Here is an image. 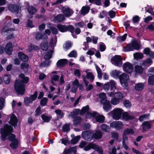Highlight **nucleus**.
Returning a JSON list of instances; mask_svg holds the SVG:
<instances>
[{
  "mask_svg": "<svg viewBox=\"0 0 154 154\" xmlns=\"http://www.w3.org/2000/svg\"><path fill=\"white\" fill-rule=\"evenodd\" d=\"M13 130V128L8 125L6 124L4 125L0 129V133L1 134L0 138L1 140H5L6 139L7 137L8 136V139L12 142L14 140H16L15 139V135L10 133Z\"/></svg>",
  "mask_w": 154,
  "mask_h": 154,
  "instance_id": "obj_1",
  "label": "nucleus"
},
{
  "mask_svg": "<svg viewBox=\"0 0 154 154\" xmlns=\"http://www.w3.org/2000/svg\"><path fill=\"white\" fill-rule=\"evenodd\" d=\"M19 80H17L14 84V88L17 93L20 94H23L25 92V86L23 83H27L29 80V78L25 77L23 74L19 75Z\"/></svg>",
  "mask_w": 154,
  "mask_h": 154,
  "instance_id": "obj_2",
  "label": "nucleus"
},
{
  "mask_svg": "<svg viewBox=\"0 0 154 154\" xmlns=\"http://www.w3.org/2000/svg\"><path fill=\"white\" fill-rule=\"evenodd\" d=\"M91 149L97 151L100 154H102L103 153V150L101 148L97 145L92 143H90L87 146H85L84 148V150L88 151Z\"/></svg>",
  "mask_w": 154,
  "mask_h": 154,
  "instance_id": "obj_3",
  "label": "nucleus"
},
{
  "mask_svg": "<svg viewBox=\"0 0 154 154\" xmlns=\"http://www.w3.org/2000/svg\"><path fill=\"white\" fill-rule=\"evenodd\" d=\"M99 97L101 99V103L105 106H109L110 103L109 100H107L106 94L104 92L100 93L98 94Z\"/></svg>",
  "mask_w": 154,
  "mask_h": 154,
  "instance_id": "obj_4",
  "label": "nucleus"
},
{
  "mask_svg": "<svg viewBox=\"0 0 154 154\" xmlns=\"http://www.w3.org/2000/svg\"><path fill=\"white\" fill-rule=\"evenodd\" d=\"M111 61L112 64L118 66H121L122 64V58L120 56L116 55L113 57Z\"/></svg>",
  "mask_w": 154,
  "mask_h": 154,
  "instance_id": "obj_5",
  "label": "nucleus"
},
{
  "mask_svg": "<svg viewBox=\"0 0 154 154\" xmlns=\"http://www.w3.org/2000/svg\"><path fill=\"white\" fill-rule=\"evenodd\" d=\"M112 117L115 120H119L120 118L122 112V110L120 109H116L111 112Z\"/></svg>",
  "mask_w": 154,
  "mask_h": 154,
  "instance_id": "obj_6",
  "label": "nucleus"
},
{
  "mask_svg": "<svg viewBox=\"0 0 154 154\" xmlns=\"http://www.w3.org/2000/svg\"><path fill=\"white\" fill-rule=\"evenodd\" d=\"M120 83L122 86H127L128 81L129 79L128 76L125 73H123L119 76Z\"/></svg>",
  "mask_w": 154,
  "mask_h": 154,
  "instance_id": "obj_7",
  "label": "nucleus"
},
{
  "mask_svg": "<svg viewBox=\"0 0 154 154\" xmlns=\"http://www.w3.org/2000/svg\"><path fill=\"white\" fill-rule=\"evenodd\" d=\"M123 70L126 72L130 73L133 70L132 64L128 62L125 63L123 66Z\"/></svg>",
  "mask_w": 154,
  "mask_h": 154,
  "instance_id": "obj_8",
  "label": "nucleus"
},
{
  "mask_svg": "<svg viewBox=\"0 0 154 154\" xmlns=\"http://www.w3.org/2000/svg\"><path fill=\"white\" fill-rule=\"evenodd\" d=\"M62 12L66 17L71 16L74 13L73 10L68 7H63L62 8Z\"/></svg>",
  "mask_w": 154,
  "mask_h": 154,
  "instance_id": "obj_9",
  "label": "nucleus"
},
{
  "mask_svg": "<svg viewBox=\"0 0 154 154\" xmlns=\"http://www.w3.org/2000/svg\"><path fill=\"white\" fill-rule=\"evenodd\" d=\"M123 125V124L121 121H113L110 123V127L118 130L122 128Z\"/></svg>",
  "mask_w": 154,
  "mask_h": 154,
  "instance_id": "obj_10",
  "label": "nucleus"
},
{
  "mask_svg": "<svg viewBox=\"0 0 154 154\" xmlns=\"http://www.w3.org/2000/svg\"><path fill=\"white\" fill-rule=\"evenodd\" d=\"M9 116L10 119L9 123L13 126L15 127L16 126L18 122V119L17 117L14 114H11Z\"/></svg>",
  "mask_w": 154,
  "mask_h": 154,
  "instance_id": "obj_11",
  "label": "nucleus"
},
{
  "mask_svg": "<svg viewBox=\"0 0 154 154\" xmlns=\"http://www.w3.org/2000/svg\"><path fill=\"white\" fill-rule=\"evenodd\" d=\"M72 88L71 91L73 93H75L79 85L78 80L76 79L72 82Z\"/></svg>",
  "mask_w": 154,
  "mask_h": 154,
  "instance_id": "obj_12",
  "label": "nucleus"
},
{
  "mask_svg": "<svg viewBox=\"0 0 154 154\" xmlns=\"http://www.w3.org/2000/svg\"><path fill=\"white\" fill-rule=\"evenodd\" d=\"M83 137L85 140L90 141L92 139V133L88 131H84L82 133Z\"/></svg>",
  "mask_w": 154,
  "mask_h": 154,
  "instance_id": "obj_13",
  "label": "nucleus"
},
{
  "mask_svg": "<svg viewBox=\"0 0 154 154\" xmlns=\"http://www.w3.org/2000/svg\"><path fill=\"white\" fill-rule=\"evenodd\" d=\"M143 52L146 56L152 58H154V51H151L149 48H145L144 49Z\"/></svg>",
  "mask_w": 154,
  "mask_h": 154,
  "instance_id": "obj_14",
  "label": "nucleus"
},
{
  "mask_svg": "<svg viewBox=\"0 0 154 154\" xmlns=\"http://www.w3.org/2000/svg\"><path fill=\"white\" fill-rule=\"evenodd\" d=\"M152 63V60L149 58H148L146 60L140 63V65L144 68H146L149 66Z\"/></svg>",
  "mask_w": 154,
  "mask_h": 154,
  "instance_id": "obj_15",
  "label": "nucleus"
},
{
  "mask_svg": "<svg viewBox=\"0 0 154 154\" xmlns=\"http://www.w3.org/2000/svg\"><path fill=\"white\" fill-rule=\"evenodd\" d=\"M126 134H124L123 135L122 137V146L123 148L126 150L128 149L130 150V149L129 148L128 145L126 144V141L128 139V137L126 136Z\"/></svg>",
  "mask_w": 154,
  "mask_h": 154,
  "instance_id": "obj_16",
  "label": "nucleus"
},
{
  "mask_svg": "<svg viewBox=\"0 0 154 154\" xmlns=\"http://www.w3.org/2000/svg\"><path fill=\"white\" fill-rule=\"evenodd\" d=\"M143 67L141 66L140 65H140H136L134 67V72H135V75L136 76L137 74H142L143 72Z\"/></svg>",
  "mask_w": 154,
  "mask_h": 154,
  "instance_id": "obj_17",
  "label": "nucleus"
},
{
  "mask_svg": "<svg viewBox=\"0 0 154 154\" xmlns=\"http://www.w3.org/2000/svg\"><path fill=\"white\" fill-rule=\"evenodd\" d=\"M13 47L12 44L11 42H9L7 43L5 46L6 52L8 54H11Z\"/></svg>",
  "mask_w": 154,
  "mask_h": 154,
  "instance_id": "obj_18",
  "label": "nucleus"
},
{
  "mask_svg": "<svg viewBox=\"0 0 154 154\" xmlns=\"http://www.w3.org/2000/svg\"><path fill=\"white\" fill-rule=\"evenodd\" d=\"M48 38L47 36L43 34L40 32H37L35 35V39L37 40H39L41 39H47Z\"/></svg>",
  "mask_w": 154,
  "mask_h": 154,
  "instance_id": "obj_19",
  "label": "nucleus"
},
{
  "mask_svg": "<svg viewBox=\"0 0 154 154\" xmlns=\"http://www.w3.org/2000/svg\"><path fill=\"white\" fill-rule=\"evenodd\" d=\"M8 8L10 11L12 12H16L18 9V8L16 5L12 4L8 5Z\"/></svg>",
  "mask_w": 154,
  "mask_h": 154,
  "instance_id": "obj_20",
  "label": "nucleus"
},
{
  "mask_svg": "<svg viewBox=\"0 0 154 154\" xmlns=\"http://www.w3.org/2000/svg\"><path fill=\"white\" fill-rule=\"evenodd\" d=\"M142 126L143 127L142 131L143 132L146 131L147 130L150 129L151 127L150 124L148 122H143Z\"/></svg>",
  "mask_w": 154,
  "mask_h": 154,
  "instance_id": "obj_21",
  "label": "nucleus"
},
{
  "mask_svg": "<svg viewBox=\"0 0 154 154\" xmlns=\"http://www.w3.org/2000/svg\"><path fill=\"white\" fill-rule=\"evenodd\" d=\"M131 43L134 49L137 50H139L140 48V45L136 40L134 39L132 40Z\"/></svg>",
  "mask_w": 154,
  "mask_h": 154,
  "instance_id": "obj_22",
  "label": "nucleus"
},
{
  "mask_svg": "<svg viewBox=\"0 0 154 154\" xmlns=\"http://www.w3.org/2000/svg\"><path fill=\"white\" fill-rule=\"evenodd\" d=\"M65 19V17L62 14H59L55 17L54 20L55 22H59L62 21Z\"/></svg>",
  "mask_w": 154,
  "mask_h": 154,
  "instance_id": "obj_23",
  "label": "nucleus"
},
{
  "mask_svg": "<svg viewBox=\"0 0 154 154\" xmlns=\"http://www.w3.org/2000/svg\"><path fill=\"white\" fill-rule=\"evenodd\" d=\"M96 120L97 122L101 123L104 122L105 120V117L103 115H99L98 113L96 116Z\"/></svg>",
  "mask_w": 154,
  "mask_h": 154,
  "instance_id": "obj_24",
  "label": "nucleus"
},
{
  "mask_svg": "<svg viewBox=\"0 0 154 154\" xmlns=\"http://www.w3.org/2000/svg\"><path fill=\"white\" fill-rule=\"evenodd\" d=\"M98 114V113L96 112L93 111L90 112L89 111L86 114L85 117L87 119H89L92 117H95Z\"/></svg>",
  "mask_w": 154,
  "mask_h": 154,
  "instance_id": "obj_25",
  "label": "nucleus"
},
{
  "mask_svg": "<svg viewBox=\"0 0 154 154\" xmlns=\"http://www.w3.org/2000/svg\"><path fill=\"white\" fill-rule=\"evenodd\" d=\"M68 61L66 59H62L59 60L57 63V66L58 67H62L66 65Z\"/></svg>",
  "mask_w": 154,
  "mask_h": 154,
  "instance_id": "obj_26",
  "label": "nucleus"
},
{
  "mask_svg": "<svg viewBox=\"0 0 154 154\" xmlns=\"http://www.w3.org/2000/svg\"><path fill=\"white\" fill-rule=\"evenodd\" d=\"M18 57L20 59L24 62H26L28 59V57L22 52L19 53Z\"/></svg>",
  "mask_w": 154,
  "mask_h": 154,
  "instance_id": "obj_27",
  "label": "nucleus"
},
{
  "mask_svg": "<svg viewBox=\"0 0 154 154\" xmlns=\"http://www.w3.org/2000/svg\"><path fill=\"white\" fill-rule=\"evenodd\" d=\"M122 118L125 120H128L129 119H132L134 118V117L129 115L127 112H125L122 114Z\"/></svg>",
  "mask_w": 154,
  "mask_h": 154,
  "instance_id": "obj_28",
  "label": "nucleus"
},
{
  "mask_svg": "<svg viewBox=\"0 0 154 154\" xmlns=\"http://www.w3.org/2000/svg\"><path fill=\"white\" fill-rule=\"evenodd\" d=\"M121 72L119 70H114L110 72L111 75L115 78L119 77Z\"/></svg>",
  "mask_w": 154,
  "mask_h": 154,
  "instance_id": "obj_29",
  "label": "nucleus"
},
{
  "mask_svg": "<svg viewBox=\"0 0 154 154\" xmlns=\"http://www.w3.org/2000/svg\"><path fill=\"white\" fill-rule=\"evenodd\" d=\"M40 47L41 49L44 51H46L48 48V43L46 41H44L42 42L41 44Z\"/></svg>",
  "mask_w": 154,
  "mask_h": 154,
  "instance_id": "obj_30",
  "label": "nucleus"
},
{
  "mask_svg": "<svg viewBox=\"0 0 154 154\" xmlns=\"http://www.w3.org/2000/svg\"><path fill=\"white\" fill-rule=\"evenodd\" d=\"M131 45V43L128 44L125 47L123 48V51H133L134 49Z\"/></svg>",
  "mask_w": 154,
  "mask_h": 154,
  "instance_id": "obj_31",
  "label": "nucleus"
},
{
  "mask_svg": "<svg viewBox=\"0 0 154 154\" xmlns=\"http://www.w3.org/2000/svg\"><path fill=\"white\" fill-rule=\"evenodd\" d=\"M14 29L13 28H9L7 26H5L2 29V34L4 33L5 32L7 33H10L9 32L14 31Z\"/></svg>",
  "mask_w": 154,
  "mask_h": 154,
  "instance_id": "obj_32",
  "label": "nucleus"
},
{
  "mask_svg": "<svg viewBox=\"0 0 154 154\" xmlns=\"http://www.w3.org/2000/svg\"><path fill=\"white\" fill-rule=\"evenodd\" d=\"M59 31L62 32L67 31V26L61 24H58L57 26Z\"/></svg>",
  "mask_w": 154,
  "mask_h": 154,
  "instance_id": "obj_33",
  "label": "nucleus"
},
{
  "mask_svg": "<svg viewBox=\"0 0 154 154\" xmlns=\"http://www.w3.org/2000/svg\"><path fill=\"white\" fill-rule=\"evenodd\" d=\"M144 85L143 83H140L136 84L135 86V89L138 91H140L143 89Z\"/></svg>",
  "mask_w": 154,
  "mask_h": 154,
  "instance_id": "obj_34",
  "label": "nucleus"
},
{
  "mask_svg": "<svg viewBox=\"0 0 154 154\" xmlns=\"http://www.w3.org/2000/svg\"><path fill=\"white\" fill-rule=\"evenodd\" d=\"M89 109L88 106H84L83 107L80 112V115H83L85 113H87Z\"/></svg>",
  "mask_w": 154,
  "mask_h": 154,
  "instance_id": "obj_35",
  "label": "nucleus"
},
{
  "mask_svg": "<svg viewBox=\"0 0 154 154\" xmlns=\"http://www.w3.org/2000/svg\"><path fill=\"white\" fill-rule=\"evenodd\" d=\"M113 95L114 97L119 100L122 99L123 97V94L119 92L115 93Z\"/></svg>",
  "mask_w": 154,
  "mask_h": 154,
  "instance_id": "obj_36",
  "label": "nucleus"
},
{
  "mask_svg": "<svg viewBox=\"0 0 154 154\" xmlns=\"http://www.w3.org/2000/svg\"><path fill=\"white\" fill-rule=\"evenodd\" d=\"M102 136V134L100 131H97L94 134V138L96 139H99L101 138Z\"/></svg>",
  "mask_w": 154,
  "mask_h": 154,
  "instance_id": "obj_37",
  "label": "nucleus"
},
{
  "mask_svg": "<svg viewBox=\"0 0 154 154\" xmlns=\"http://www.w3.org/2000/svg\"><path fill=\"white\" fill-rule=\"evenodd\" d=\"M109 85H110V89L112 90H115L116 88V83L113 80H110L109 82Z\"/></svg>",
  "mask_w": 154,
  "mask_h": 154,
  "instance_id": "obj_38",
  "label": "nucleus"
},
{
  "mask_svg": "<svg viewBox=\"0 0 154 154\" xmlns=\"http://www.w3.org/2000/svg\"><path fill=\"white\" fill-rule=\"evenodd\" d=\"M90 8L88 7H83L81 10V14L83 15H85L89 11Z\"/></svg>",
  "mask_w": 154,
  "mask_h": 154,
  "instance_id": "obj_39",
  "label": "nucleus"
},
{
  "mask_svg": "<svg viewBox=\"0 0 154 154\" xmlns=\"http://www.w3.org/2000/svg\"><path fill=\"white\" fill-rule=\"evenodd\" d=\"M28 11L29 13L31 14H35L36 12L35 8L32 6L29 7L28 8Z\"/></svg>",
  "mask_w": 154,
  "mask_h": 154,
  "instance_id": "obj_40",
  "label": "nucleus"
},
{
  "mask_svg": "<svg viewBox=\"0 0 154 154\" xmlns=\"http://www.w3.org/2000/svg\"><path fill=\"white\" fill-rule=\"evenodd\" d=\"M101 129L104 131L109 132L110 131V128L108 126L105 124H102L100 126Z\"/></svg>",
  "mask_w": 154,
  "mask_h": 154,
  "instance_id": "obj_41",
  "label": "nucleus"
},
{
  "mask_svg": "<svg viewBox=\"0 0 154 154\" xmlns=\"http://www.w3.org/2000/svg\"><path fill=\"white\" fill-rule=\"evenodd\" d=\"M134 131L132 129H125L124 131V134L128 135V134H133L134 133Z\"/></svg>",
  "mask_w": 154,
  "mask_h": 154,
  "instance_id": "obj_42",
  "label": "nucleus"
},
{
  "mask_svg": "<svg viewBox=\"0 0 154 154\" xmlns=\"http://www.w3.org/2000/svg\"><path fill=\"white\" fill-rule=\"evenodd\" d=\"M81 119L80 117L74 118V124L75 126H77L80 124Z\"/></svg>",
  "mask_w": 154,
  "mask_h": 154,
  "instance_id": "obj_43",
  "label": "nucleus"
},
{
  "mask_svg": "<svg viewBox=\"0 0 154 154\" xmlns=\"http://www.w3.org/2000/svg\"><path fill=\"white\" fill-rule=\"evenodd\" d=\"M57 42L56 38H55L54 39L51 38V39L50 44V46L51 47L53 48L55 46Z\"/></svg>",
  "mask_w": 154,
  "mask_h": 154,
  "instance_id": "obj_44",
  "label": "nucleus"
},
{
  "mask_svg": "<svg viewBox=\"0 0 154 154\" xmlns=\"http://www.w3.org/2000/svg\"><path fill=\"white\" fill-rule=\"evenodd\" d=\"M80 136H77L73 138L71 140V143L73 144H75L77 143L79 139H80Z\"/></svg>",
  "mask_w": 154,
  "mask_h": 154,
  "instance_id": "obj_45",
  "label": "nucleus"
},
{
  "mask_svg": "<svg viewBox=\"0 0 154 154\" xmlns=\"http://www.w3.org/2000/svg\"><path fill=\"white\" fill-rule=\"evenodd\" d=\"M18 142L17 140H14L10 144V146L13 149L16 148L17 147Z\"/></svg>",
  "mask_w": 154,
  "mask_h": 154,
  "instance_id": "obj_46",
  "label": "nucleus"
},
{
  "mask_svg": "<svg viewBox=\"0 0 154 154\" xmlns=\"http://www.w3.org/2000/svg\"><path fill=\"white\" fill-rule=\"evenodd\" d=\"M53 52V51L51 50L48 52H47L44 56V58L46 59H50L52 55Z\"/></svg>",
  "mask_w": 154,
  "mask_h": 154,
  "instance_id": "obj_47",
  "label": "nucleus"
},
{
  "mask_svg": "<svg viewBox=\"0 0 154 154\" xmlns=\"http://www.w3.org/2000/svg\"><path fill=\"white\" fill-rule=\"evenodd\" d=\"M3 81L5 84H8L10 82V78L8 75H5L3 77Z\"/></svg>",
  "mask_w": 154,
  "mask_h": 154,
  "instance_id": "obj_48",
  "label": "nucleus"
},
{
  "mask_svg": "<svg viewBox=\"0 0 154 154\" xmlns=\"http://www.w3.org/2000/svg\"><path fill=\"white\" fill-rule=\"evenodd\" d=\"M72 44L69 42H66L63 46L64 48L66 50H67L71 48Z\"/></svg>",
  "mask_w": 154,
  "mask_h": 154,
  "instance_id": "obj_49",
  "label": "nucleus"
},
{
  "mask_svg": "<svg viewBox=\"0 0 154 154\" xmlns=\"http://www.w3.org/2000/svg\"><path fill=\"white\" fill-rule=\"evenodd\" d=\"M70 125L69 124H66L62 127V130L64 132L68 131L70 130Z\"/></svg>",
  "mask_w": 154,
  "mask_h": 154,
  "instance_id": "obj_50",
  "label": "nucleus"
},
{
  "mask_svg": "<svg viewBox=\"0 0 154 154\" xmlns=\"http://www.w3.org/2000/svg\"><path fill=\"white\" fill-rule=\"evenodd\" d=\"M77 52L75 50H73L68 54V56L69 57H76L77 56Z\"/></svg>",
  "mask_w": 154,
  "mask_h": 154,
  "instance_id": "obj_51",
  "label": "nucleus"
},
{
  "mask_svg": "<svg viewBox=\"0 0 154 154\" xmlns=\"http://www.w3.org/2000/svg\"><path fill=\"white\" fill-rule=\"evenodd\" d=\"M148 75L149 76L154 77V68L153 67H152L149 69Z\"/></svg>",
  "mask_w": 154,
  "mask_h": 154,
  "instance_id": "obj_52",
  "label": "nucleus"
},
{
  "mask_svg": "<svg viewBox=\"0 0 154 154\" xmlns=\"http://www.w3.org/2000/svg\"><path fill=\"white\" fill-rule=\"evenodd\" d=\"M149 85H153L154 84V77L149 76L148 80Z\"/></svg>",
  "mask_w": 154,
  "mask_h": 154,
  "instance_id": "obj_53",
  "label": "nucleus"
},
{
  "mask_svg": "<svg viewBox=\"0 0 154 154\" xmlns=\"http://www.w3.org/2000/svg\"><path fill=\"white\" fill-rule=\"evenodd\" d=\"M42 118L45 122H48L51 119V117L46 116L44 115H42Z\"/></svg>",
  "mask_w": 154,
  "mask_h": 154,
  "instance_id": "obj_54",
  "label": "nucleus"
},
{
  "mask_svg": "<svg viewBox=\"0 0 154 154\" xmlns=\"http://www.w3.org/2000/svg\"><path fill=\"white\" fill-rule=\"evenodd\" d=\"M86 78L88 79H90L91 81H93L94 79V77L92 73H87Z\"/></svg>",
  "mask_w": 154,
  "mask_h": 154,
  "instance_id": "obj_55",
  "label": "nucleus"
},
{
  "mask_svg": "<svg viewBox=\"0 0 154 154\" xmlns=\"http://www.w3.org/2000/svg\"><path fill=\"white\" fill-rule=\"evenodd\" d=\"M48 99L46 97H43L40 101L41 105H46L48 102Z\"/></svg>",
  "mask_w": 154,
  "mask_h": 154,
  "instance_id": "obj_56",
  "label": "nucleus"
},
{
  "mask_svg": "<svg viewBox=\"0 0 154 154\" xmlns=\"http://www.w3.org/2000/svg\"><path fill=\"white\" fill-rule=\"evenodd\" d=\"M127 35V34H125L122 36H119L117 37V39L120 42L124 41L126 39Z\"/></svg>",
  "mask_w": 154,
  "mask_h": 154,
  "instance_id": "obj_57",
  "label": "nucleus"
},
{
  "mask_svg": "<svg viewBox=\"0 0 154 154\" xmlns=\"http://www.w3.org/2000/svg\"><path fill=\"white\" fill-rule=\"evenodd\" d=\"M112 137L114 139L117 140L118 139V134L115 132H112L111 133Z\"/></svg>",
  "mask_w": 154,
  "mask_h": 154,
  "instance_id": "obj_58",
  "label": "nucleus"
},
{
  "mask_svg": "<svg viewBox=\"0 0 154 154\" xmlns=\"http://www.w3.org/2000/svg\"><path fill=\"white\" fill-rule=\"evenodd\" d=\"M37 92L36 91L35 92L33 95H31L30 96V98L31 100L32 101L35 100L37 97Z\"/></svg>",
  "mask_w": 154,
  "mask_h": 154,
  "instance_id": "obj_59",
  "label": "nucleus"
},
{
  "mask_svg": "<svg viewBox=\"0 0 154 154\" xmlns=\"http://www.w3.org/2000/svg\"><path fill=\"white\" fill-rule=\"evenodd\" d=\"M107 13L106 11H103L100 12L99 14V18H103L104 17L106 16L107 15Z\"/></svg>",
  "mask_w": 154,
  "mask_h": 154,
  "instance_id": "obj_60",
  "label": "nucleus"
},
{
  "mask_svg": "<svg viewBox=\"0 0 154 154\" xmlns=\"http://www.w3.org/2000/svg\"><path fill=\"white\" fill-rule=\"evenodd\" d=\"M134 57L135 58L141 59L143 57V54L141 53H135L134 54Z\"/></svg>",
  "mask_w": 154,
  "mask_h": 154,
  "instance_id": "obj_61",
  "label": "nucleus"
},
{
  "mask_svg": "<svg viewBox=\"0 0 154 154\" xmlns=\"http://www.w3.org/2000/svg\"><path fill=\"white\" fill-rule=\"evenodd\" d=\"M106 48V46L104 43H102L100 45L99 49L101 51H104L105 50Z\"/></svg>",
  "mask_w": 154,
  "mask_h": 154,
  "instance_id": "obj_62",
  "label": "nucleus"
},
{
  "mask_svg": "<svg viewBox=\"0 0 154 154\" xmlns=\"http://www.w3.org/2000/svg\"><path fill=\"white\" fill-rule=\"evenodd\" d=\"M79 109H76L75 111H73L71 113V116L73 118H74L75 116L78 115L79 112Z\"/></svg>",
  "mask_w": 154,
  "mask_h": 154,
  "instance_id": "obj_63",
  "label": "nucleus"
},
{
  "mask_svg": "<svg viewBox=\"0 0 154 154\" xmlns=\"http://www.w3.org/2000/svg\"><path fill=\"white\" fill-rule=\"evenodd\" d=\"M147 29H149L152 31H154V23L153 22L148 26L147 27Z\"/></svg>",
  "mask_w": 154,
  "mask_h": 154,
  "instance_id": "obj_64",
  "label": "nucleus"
}]
</instances>
